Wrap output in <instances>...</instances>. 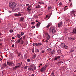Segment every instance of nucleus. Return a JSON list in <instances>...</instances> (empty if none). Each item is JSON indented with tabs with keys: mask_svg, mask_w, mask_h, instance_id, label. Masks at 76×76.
<instances>
[{
	"mask_svg": "<svg viewBox=\"0 0 76 76\" xmlns=\"http://www.w3.org/2000/svg\"><path fill=\"white\" fill-rule=\"evenodd\" d=\"M49 31L50 32H52V34H55L56 30L54 27H50L49 28Z\"/></svg>",
	"mask_w": 76,
	"mask_h": 76,
	"instance_id": "nucleus-2",
	"label": "nucleus"
},
{
	"mask_svg": "<svg viewBox=\"0 0 76 76\" xmlns=\"http://www.w3.org/2000/svg\"><path fill=\"white\" fill-rule=\"evenodd\" d=\"M62 23H63L62 21H61L60 23H59L58 25V27H61L63 26L62 25Z\"/></svg>",
	"mask_w": 76,
	"mask_h": 76,
	"instance_id": "nucleus-7",
	"label": "nucleus"
},
{
	"mask_svg": "<svg viewBox=\"0 0 76 76\" xmlns=\"http://www.w3.org/2000/svg\"><path fill=\"white\" fill-rule=\"evenodd\" d=\"M33 46H38V43H34L33 44Z\"/></svg>",
	"mask_w": 76,
	"mask_h": 76,
	"instance_id": "nucleus-16",
	"label": "nucleus"
},
{
	"mask_svg": "<svg viewBox=\"0 0 76 76\" xmlns=\"http://www.w3.org/2000/svg\"><path fill=\"white\" fill-rule=\"evenodd\" d=\"M9 31L10 33H12V32H13V30L12 29H10L9 30Z\"/></svg>",
	"mask_w": 76,
	"mask_h": 76,
	"instance_id": "nucleus-26",
	"label": "nucleus"
},
{
	"mask_svg": "<svg viewBox=\"0 0 76 76\" xmlns=\"http://www.w3.org/2000/svg\"><path fill=\"white\" fill-rule=\"evenodd\" d=\"M57 52L58 53V54H61V50H58Z\"/></svg>",
	"mask_w": 76,
	"mask_h": 76,
	"instance_id": "nucleus-18",
	"label": "nucleus"
},
{
	"mask_svg": "<svg viewBox=\"0 0 76 76\" xmlns=\"http://www.w3.org/2000/svg\"><path fill=\"white\" fill-rule=\"evenodd\" d=\"M24 34V33L22 32L21 33L20 35L21 36H22V35H23Z\"/></svg>",
	"mask_w": 76,
	"mask_h": 76,
	"instance_id": "nucleus-39",
	"label": "nucleus"
},
{
	"mask_svg": "<svg viewBox=\"0 0 76 76\" xmlns=\"http://www.w3.org/2000/svg\"><path fill=\"white\" fill-rule=\"evenodd\" d=\"M73 31L72 32V34H75V35L76 34V28H75L74 29H73Z\"/></svg>",
	"mask_w": 76,
	"mask_h": 76,
	"instance_id": "nucleus-9",
	"label": "nucleus"
},
{
	"mask_svg": "<svg viewBox=\"0 0 76 76\" xmlns=\"http://www.w3.org/2000/svg\"><path fill=\"white\" fill-rule=\"evenodd\" d=\"M32 52L33 53H34V48L32 49Z\"/></svg>",
	"mask_w": 76,
	"mask_h": 76,
	"instance_id": "nucleus-49",
	"label": "nucleus"
},
{
	"mask_svg": "<svg viewBox=\"0 0 76 76\" xmlns=\"http://www.w3.org/2000/svg\"><path fill=\"white\" fill-rule=\"evenodd\" d=\"M27 62H30L31 61V59H30L28 58L27 59Z\"/></svg>",
	"mask_w": 76,
	"mask_h": 76,
	"instance_id": "nucleus-28",
	"label": "nucleus"
},
{
	"mask_svg": "<svg viewBox=\"0 0 76 76\" xmlns=\"http://www.w3.org/2000/svg\"><path fill=\"white\" fill-rule=\"evenodd\" d=\"M35 52H36V53H38V52H39V50H38V49L36 50H35Z\"/></svg>",
	"mask_w": 76,
	"mask_h": 76,
	"instance_id": "nucleus-38",
	"label": "nucleus"
},
{
	"mask_svg": "<svg viewBox=\"0 0 76 76\" xmlns=\"http://www.w3.org/2000/svg\"><path fill=\"white\" fill-rule=\"evenodd\" d=\"M17 37H18V38H20V35L18 34L17 35Z\"/></svg>",
	"mask_w": 76,
	"mask_h": 76,
	"instance_id": "nucleus-19",
	"label": "nucleus"
},
{
	"mask_svg": "<svg viewBox=\"0 0 76 76\" xmlns=\"http://www.w3.org/2000/svg\"><path fill=\"white\" fill-rule=\"evenodd\" d=\"M73 6H72V3H71V4L69 6V7H72Z\"/></svg>",
	"mask_w": 76,
	"mask_h": 76,
	"instance_id": "nucleus-40",
	"label": "nucleus"
},
{
	"mask_svg": "<svg viewBox=\"0 0 76 76\" xmlns=\"http://www.w3.org/2000/svg\"><path fill=\"white\" fill-rule=\"evenodd\" d=\"M14 47H15V45H14V44H13L12 45V47H13V48H14Z\"/></svg>",
	"mask_w": 76,
	"mask_h": 76,
	"instance_id": "nucleus-53",
	"label": "nucleus"
},
{
	"mask_svg": "<svg viewBox=\"0 0 76 76\" xmlns=\"http://www.w3.org/2000/svg\"><path fill=\"white\" fill-rule=\"evenodd\" d=\"M7 65L8 66H11L12 67H13V65H12L13 64V62H7Z\"/></svg>",
	"mask_w": 76,
	"mask_h": 76,
	"instance_id": "nucleus-5",
	"label": "nucleus"
},
{
	"mask_svg": "<svg viewBox=\"0 0 76 76\" xmlns=\"http://www.w3.org/2000/svg\"><path fill=\"white\" fill-rule=\"evenodd\" d=\"M68 30V29H65L64 30V31H65V32H66V31H67Z\"/></svg>",
	"mask_w": 76,
	"mask_h": 76,
	"instance_id": "nucleus-48",
	"label": "nucleus"
},
{
	"mask_svg": "<svg viewBox=\"0 0 76 76\" xmlns=\"http://www.w3.org/2000/svg\"><path fill=\"white\" fill-rule=\"evenodd\" d=\"M68 6H65V7H64V10H67V8H66V7H68Z\"/></svg>",
	"mask_w": 76,
	"mask_h": 76,
	"instance_id": "nucleus-22",
	"label": "nucleus"
},
{
	"mask_svg": "<svg viewBox=\"0 0 76 76\" xmlns=\"http://www.w3.org/2000/svg\"><path fill=\"white\" fill-rule=\"evenodd\" d=\"M25 38H26V36H24L23 37V40H24Z\"/></svg>",
	"mask_w": 76,
	"mask_h": 76,
	"instance_id": "nucleus-35",
	"label": "nucleus"
},
{
	"mask_svg": "<svg viewBox=\"0 0 76 76\" xmlns=\"http://www.w3.org/2000/svg\"><path fill=\"white\" fill-rule=\"evenodd\" d=\"M42 53H44V50H42Z\"/></svg>",
	"mask_w": 76,
	"mask_h": 76,
	"instance_id": "nucleus-59",
	"label": "nucleus"
},
{
	"mask_svg": "<svg viewBox=\"0 0 76 76\" xmlns=\"http://www.w3.org/2000/svg\"><path fill=\"white\" fill-rule=\"evenodd\" d=\"M75 37H72V40L71 41H75Z\"/></svg>",
	"mask_w": 76,
	"mask_h": 76,
	"instance_id": "nucleus-30",
	"label": "nucleus"
},
{
	"mask_svg": "<svg viewBox=\"0 0 76 76\" xmlns=\"http://www.w3.org/2000/svg\"><path fill=\"white\" fill-rule=\"evenodd\" d=\"M59 6H60L61 5V2H60L59 3Z\"/></svg>",
	"mask_w": 76,
	"mask_h": 76,
	"instance_id": "nucleus-52",
	"label": "nucleus"
},
{
	"mask_svg": "<svg viewBox=\"0 0 76 76\" xmlns=\"http://www.w3.org/2000/svg\"><path fill=\"white\" fill-rule=\"evenodd\" d=\"M33 69H34V70H36V66H34L33 68Z\"/></svg>",
	"mask_w": 76,
	"mask_h": 76,
	"instance_id": "nucleus-42",
	"label": "nucleus"
},
{
	"mask_svg": "<svg viewBox=\"0 0 76 76\" xmlns=\"http://www.w3.org/2000/svg\"><path fill=\"white\" fill-rule=\"evenodd\" d=\"M47 35H48L47 37V39H48V40L51 37H50V35H49V34H48L47 33Z\"/></svg>",
	"mask_w": 76,
	"mask_h": 76,
	"instance_id": "nucleus-12",
	"label": "nucleus"
},
{
	"mask_svg": "<svg viewBox=\"0 0 76 76\" xmlns=\"http://www.w3.org/2000/svg\"><path fill=\"white\" fill-rule=\"evenodd\" d=\"M20 55H21L20 53H18V57H20Z\"/></svg>",
	"mask_w": 76,
	"mask_h": 76,
	"instance_id": "nucleus-45",
	"label": "nucleus"
},
{
	"mask_svg": "<svg viewBox=\"0 0 76 76\" xmlns=\"http://www.w3.org/2000/svg\"><path fill=\"white\" fill-rule=\"evenodd\" d=\"M36 56H37L36 54H35L33 56V58H34V59H35V58L36 57Z\"/></svg>",
	"mask_w": 76,
	"mask_h": 76,
	"instance_id": "nucleus-25",
	"label": "nucleus"
},
{
	"mask_svg": "<svg viewBox=\"0 0 76 76\" xmlns=\"http://www.w3.org/2000/svg\"><path fill=\"white\" fill-rule=\"evenodd\" d=\"M51 25V24L50 23H49L48 24V25L47 26H46L45 28H49L50 26Z\"/></svg>",
	"mask_w": 76,
	"mask_h": 76,
	"instance_id": "nucleus-14",
	"label": "nucleus"
},
{
	"mask_svg": "<svg viewBox=\"0 0 76 76\" xmlns=\"http://www.w3.org/2000/svg\"><path fill=\"white\" fill-rule=\"evenodd\" d=\"M11 41H12V42H14V41H15V40H14L12 39L11 40Z\"/></svg>",
	"mask_w": 76,
	"mask_h": 76,
	"instance_id": "nucleus-57",
	"label": "nucleus"
},
{
	"mask_svg": "<svg viewBox=\"0 0 76 76\" xmlns=\"http://www.w3.org/2000/svg\"><path fill=\"white\" fill-rule=\"evenodd\" d=\"M31 76H34V75L32 74V75Z\"/></svg>",
	"mask_w": 76,
	"mask_h": 76,
	"instance_id": "nucleus-64",
	"label": "nucleus"
},
{
	"mask_svg": "<svg viewBox=\"0 0 76 76\" xmlns=\"http://www.w3.org/2000/svg\"><path fill=\"white\" fill-rule=\"evenodd\" d=\"M20 65H19V66H17V67H20Z\"/></svg>",
	"mask_w": 76,
	"mask_h": 76,
	"instance_id": "nucleus-62",
	"label": "nucleus"
},
{
	"mask_svg": "<svg viewBox=\"0 0 76 76\" xmlns=\"http://www.w3.org/2000/svg\"><path fill=\"white\" fill-rule=\"evenodd\" d=\"M15 39V37H12V39Z\"/></svg>",
	"mask_w": 76,
	"mask_h": 76,
	"instance_id": "nucleus-60",
	"label": "nucleus"
},
{
	"mask_svg": "<svg viewBox=\"0 0 76 76\" xmlns=\"http://www.w3.org/2000/svg\"><path fill=\"white\" fill-rule=\"evenodd\" d=\"M28 11H31V10H32V9L29 8H27Z\"/></svg>",
	"mask_w": 76,
	"mask_h": 76,
	"instance_id": "nucleus-37",
	"label": "nucleus"
},
{
	"mask_svg": "<svg viewBox=\"0 0 76 76\" xmlns=\"http://www.w3.org/2000/svg\"><path fill=\"white\" fill-rule=\"evenodd\" d=\"M53 48H49L47 49V50L48 51H51V50H52Z\"/></svg>",
	"mask_w": 76,
	"mask_h": 76,
	"instance_id": "nucleus-20",
	"label": "nucleus"
},
{
	"mask_svg": "<svg viewBox=\"0 0 76 76\" xmlns=\"http://www.w3.org/2000/svg\"><path fill=\"white\" fill-rule=\"evenodd\" d=\"M60 56H57L56 57L54 58V60L56 61V60H57L58 59L60 58Z\"/></svg>",
	"mask_w": 76,
	"mask_h": 76,
	"instance_id": "nucleus-11",
	"label": "nucleus"
},
{
	"mask_svg": "<svg viewBox=\"0 0 76 76\" xmlns=\"http://www.w3.org/2000/svg\"><path fill=\"white\" fill-rule=\"evenodd\" d=\"M20 40L19 39L16 42V43L17 44H18V43H19L20 42Z\"/></svg>",
	"mask_w": 76,
	"mask_h": 76,
	"instance_id": "nucleus-17",
	"label": "nucleus"
},
{
	"mask_svg": "<svg viewBox=\"0 0 76 76\" xmlns=\"http://www.w3.org/2000/svg\"><path fill=\"white\" fill-rule=\"evenodd\" d=\"M35 28V26H31V28H32V29H34Z\"/></svg>",
	"mask_w": 76,
	"mask_h": 76,
	"instance_id": "nucleus-44",
	"label": "nucleus"
},
{
	"mask_svg": "<svg viewBox=\"0 0 76 76\" xmlns=\"http://www.w3.org/2000/svg\"><path fill=\"white\" fill-rule=\"evenodd\" d=\"M40 25V23L39 22H38L37 23L36 25V26L37 27V28H39V25Z\"/></svg>",
	"mask_w": 76,
	"mask_h": 76,
	"instance_id": "nucleus-13",
	"label": "nucleus"
},
{
	"mask_svg": "<svg viewBox=\"0 0 76 76\" xmlns=\"http://www.w3.org/2000/svg\"><path fill=\"white\" fill-rule=\"evenodd\" d=\"M24 41L23 40H21V45H22V44H23Z\"/></svg>",
	"mask_w": 76,
	"mask_h": 76,
	"instance_id": "nucleus-23",
	"label": "nucleus"
},
{
	"mask_svg": "<svg viewBox=\"0 0 76 76\" xmlns=\"http://www.w3.org/2000/svg\"><path fill=\"white\" fill-rule=\"evenodd\" d=\"M31 7V5H29L28 6V8H27V9H29V8H30V7Z\"/></svg>",
	"mask_w": 76,
	"mask_h": 76,
	"instance_id": "nucleus-50",
	"label": "nucleus"
},
{
	"mask_svg": "<svg viewBox=\"0 0 76 76\" xmlns=\"http://www.w3.org/2000/svg\"><path fill=\"white\" fill-rule=\"evenodd\" d=\"M14 68H15V69H17V68H18L17 67V66H16L14 67Z\"/></svg>",
	"mask_w": 76,
	"mask_h": 76,
	"instance_id": "nucleus-61",
	"label": "nucleus"
},
{
	"mask_svg": "<svg viewBox=\"0 0 76 76\" xmlns=\"http://www.w3.org/2000/svg\"><path fill=\"white\" fill-rule=\"evenodd\" d=\"M40 7L39 5H38L36 7V9H38V8H39Z\"/></svg>",
	"mask_w": 76,
	"mask_h": 76,
	"instance_id": "nucleus-24",
	"label": "nucleus"
},
{
	"mask_svg": "<svg viewBox=\"0 0 76 76\" xmlns=\"http://www.w3.org/2000/svg\"><path fill=\"white\" fill-rule=\"evenodd\" d=\"M52 7H48V10H51V9Z\"/></svg>",
	"mask_w": 76,
	"mask_h": 76,
	"instance_id": "nucleus-27",
	"label": "nucleus"
},
{
	"mask_svg": "<svg viewBox=\"0 0 76 76\" xmlns=\"http://www.w3.org/2000/svg\"><path fill=\"white\" fill-rule=\"evenodd\" d=\"M51 75H52V76H55V75H54V72H52L51 73Z\"/></svg>",
	"mask_w": 76,
	"mask_h": 76,
	"instance_id": "nucleus-41",
	"label": "nucleus"
},
{
	"mask_svg": "<svg viewBox=\"0 0 76 76\" xmlns=\"http://www.w3.org/2000/svg\"><path fill=\"white\" fill-rule=\"evenodd\" d=\"M34 64H31L30 67H31L32 68H33L34 67Z\"/></svg>",
	"mask_w": 76,
	"mask_h": 76,
	"instance_id": "nucleus-21",
	"label": "nucleus"
},
{
	"mask_svg": "<svg viewBox=\"0 0 76 76\" xmlns=\"http://www.w3.org/2000/svg\"><path fill=\"white\" fill-rule=\"evenodd\" d=\"M21 15H22V14H20V13H18V17H19V16H21Z\"/></svg>",
	"mask_w": 76,
	"mask_h": 76,
	"instance_id": "nucleus-34",
	"label": "nucleus"
},
{
	"mask_svg": "<svg viewBox=\"0 0 76 76\" xmlns=\"http://www.w3.org/2000/svg\"><path fill=\"white\" fill-rule=\"evenodd\" d=\"M31 25H35V22H33L31 23Z\"/></svg>",
	"mask_w": 76,
	"mask_h": 76,
	"instance_id": "nucleus-32",
	"label": "nucleus"
},
{
	"mask_svg": "<svg viewBox=\"0 0 76 76\" xmlns=\"http://www.w3.org/2000/svg\"><path fill=\"white\" fill-rule=\"evenodd\" d=\"M24 58L25 59H26L27 58V56H24Z\"/></svg>",
	"mask_w": 76,
	"mask_h": 76,
	"instance_id": "nucleus-58",
	"label": "nucleus"
},
{
	"mask_svg": "<svg viewBox=\"0 0 76 76\" xmlns=\"http://www.w3.org/2000/svg\"><path fill=\"white\" fill-rule=\"evenodd\" d=\"M44 42H48V40H46Z\"/></svg>",
	"mask_w": 76,
	"mask_h": 76,
	"instance_id": "nucleus-47",
	"label": "nucleus"
},
{
	"mask_svg": "<svg viewBox=\"0 0 76 76\" xmlns=\"http://www.w3.org/2000/svg\"><path fill=\"white\" fill-rule=\"evenodd\" d=\"M28 66H24V68L25 69H28Z\"/></svg>",
	"mask_w": 76,
	"mask_h": 76,
	"instance_id": "nucleus-29",
	"label": "nucleus"
},
{
	"mask_svg": "<svg viewBox=\"0 0 76 76\" xmlns=\"http://www.w3.org/2000/svg\"><path fill=\"white\" fill-rule=\"evenodd\" d=\"M15 16H18V14H15Z\"/></svg>",
	"mask_w": 76,
	"mask_h": 76,
	"instance_id": "nucleus-46",
	"label": "nucleus"
},
{
	"mask_svg": "<svg viewBox=\"0 0 76 76\" xmlns=\"http://www.w3.org/2000/svg\"><path fill=\"white\" fill-rule=\"evenodd\" d=\"M42 45V43H37V46L39 45Z\"/></svg>",
	"mask_w": 76,
	"mask_h": 76,
	"instance_id": "nucleus-31",
	"label": "nucleus"
},
{
	"mask_svg": "<svg viewBox=\"0 0 76 76\" xmlns=\"http://www.w3.org/2000/svg\"><path fill=\"white\" fill-rule=\"evenodd\" d=\"M18 64L20 66V65H22V62H21V63H19Z\"/></svg>",
	"mask_w": 76,
	"mask_h": 76,
	"instance_id": "nucleus-36",
	"label": "nucleus"
},
{
	"mask_svg": "<svg viewBox=\"0 0 76 76\" xmlns=\"http://www.w3.org/2000/svg\"><path fill=\"white\" fill-rule=\"evenodd\" d=\"M9 13H12V12L11 11H8Z\"/></svg>",
	"mask_w": 76,
	"mask_h": 76,
	"instance_id": "nucleus-63",
	"label": "nucleus"
},
{
	"mask_svg": "<svg viewBox=\"0 0 76 76\" xmlns=\"http://www.w3.org/2000/svg\"><path fill=\"white\" fill-rule=\"evenodd\" d=\"M45 68H44V67H42L41 69H39V70L41 72H43L45 71Z\"/></svg>",
	"mask_w": 76,
	"mask_h": 76,
	"instance_id": "nucleus-6",
	"label": "nucleus"
},
{
	"mask_svg": "<svg viewBox=\"0 0 76 76\" xmlns=\"http://www.w3.org/2000/svg\"><path fill=\"white\" fill-rule=\"evenodd\" d=\"M28 70L29 71H31V72H32L33 71V68L31 66H29L28 68Z\"/></svg>",
	"mask_w": 76,
	"mask_h": 76,
	"instance_id": "nucleus-8",
	"label": "nucleus"
},
{
	"mask_svg": "<svg viewBox=\"0 0 76 76\" xmlns=\"http://www.w3.org/2000/svg\"><path fill=\"white\" fill-rule=\"evenodd\" d=\"M29 4H26V6H29Z\"/></svg>",
	"mask_w": 76,
	"mask_h": 76,
	"instance_id": "nucleus-54",
	"label": "nucleus"
},
{
	"mask_svg": "<svg viewBox=\"0 0 76 76\" xmlns=\"http://www.w3.org/2000/svg\"><path fill=\"white\" fill-rule=\"evenodd\" d=\"M24 17H21L19 19L20 20V22H23V21L24 20Z\"/></svg>",
	"mask_w": 76,
	"mask_h": 76,
	"instance_id": "nucleus-10",
	"label": "nucleus"
},
{
	"mask_svg": "<svg viewBox=\"0 0 76 76\" xmlns=\"http://www.w3.org/2000/svg\"><path fill=\"white\" fill-rule=\"evenodd\" d=\"M61 62V61L58 62L57 63V64H60V63Z\"/></svg>",
	"mask_w": 76,
	"mask_h": 76,
	"instance_id": "nucleus-55",
	"label": "nucleus"
},
{
	"mask_svg": "<svg viewBox=\"0 0 76 76\" xmlns=\"http://www.w3.org/2000/svg\"><path fill=\"white\" fill-rule=\"evenodd\" d=\"M40 4H44V2H40Z\"/></svg>",
	"mask_w": 76,
	"mask_h": 76,
	"instance_id": "nucleus-43",
	"label": "nucleus"
},
{
	"mask_svg": "<svg viewBox=\"0 0 76 76\" xmlns=\"http://www.w3.org/2000/svg\"><path fill=\"white\" fill-rule=\"evenodd\" d=\"M75 12H76L75 11L72 10V12H70V13L72 16L75 17Z\"/></svg>",
	"mask_w": 76,
	"mask_h": 76,
	"instance_id": "nucleus-4",
	"label": "nucleus"
},
{
	"mask_svg": "<svg viewBox=\"0 0 76 76\" xmlns=\"http://www.w3.org/2000/svg\"><path fill=\"white\" fill-rule=\"evenodd\" d=\"M50 54H55V51L54 50L52 51L51 52H50Z\"/></svg>",
	"mask_w": 76,
	"mask_h": 76,
	"instance_id": "nucleus-15",
	"label": "nucleus"
},
{
	"mask_svg": "<svg viewBox=\"0 0 76 76\" xmlns=\"http://www.w3.org/2000/svg\"><path fill=\"white\" fill-rule=\"evenodd\" d=\"M61 46L63 48H64L65 49H67L69 48V47L67 45H66L64 44L61 43Z\"/></svg>",
	"mask_w": 76,
	"mask_h": 76,
	"instance_id": "nucleus-3",
	"label": "nucleus"
},
{
	"mask_svg": "<svg viewBox=\"0 0 76 76\" xmlns=\"http://www.w3.org/2000/svg\"><path fill=\"white\" fill-rule=\"evenodd\" d=\"M52 61H54V58H53L52 59Z\"/></svg>",
	"mask_w": 76,
	"mask_h": 76,
	"instance_id": "nucleus-56",
	"label": "nucleus"
},
{
	"mask_svg": "<svg viewBox=\"0 0 76 76\" xmlns=\"http://www.w3.org/2000/svg\"><path fill=\"white\" fill-rule=\"evenodd\" d=\"M47 65H45V66H44V68H45V69H46V67H47Z\"/></svg>",
	"mask_w": 76,
	"mask_h": 76,
	"instance_id": "nucleus-51",
	"label": "nucleus"
},
{
	"mask_svg": "<svg viewBox=\"0 0 76 76\" xmlns=\"http://www.w3.org/2000/svg\"><path fill=\"white\" fill-rule=\"evenodd\" d=\"M9 7L12 9H13L15 7H16V3L15 2H11L9 3Z\"/></svg>",
	"mask_w": 76,
	"mask_h": 76,
	"instance_id": "nucleus-1",
	"label": "nucleus"
},
{
	"mask_svg": "<svg viewBox=\"0 0 76 76\" xmlns=\"http://www.w3.org/2000/svg\"><path fill=\"white\" fill-rule=\"evenodd\" d=\"M68 39L70 41H72V37H68Z\"/></svg>",
	"mask_w": 76,
	"mask_h": 76,
	"instance_id": "nucleus-33",
	"label": "nucleus"
}]
</instances>
